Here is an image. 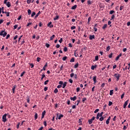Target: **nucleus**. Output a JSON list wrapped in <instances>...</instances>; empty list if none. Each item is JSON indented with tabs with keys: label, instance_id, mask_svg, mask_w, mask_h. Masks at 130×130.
Returning <instances> with one entry per match:
<instances>
[{
	"label": "nucleus",
	"instance_id": "f257e3e1",
	"mask_svg": "<svg viewBox=\"0 0 130 130\" xmlns=\"http://www.w3.org/2000/svg\"><path fill=\"white\" fill-rule=\"evenodd\" d=\"M7 34V31H5V30H2L1 32H0V36H3V37H6Z\"/></svg>",
	"mask_w": 130,
	"mask_h": 130
},
{
	"label": "nucleus",
	"instance_id": "f03ea898",
	"mask_svg": "<svg viewBox=\"0 0 130 130\" xmlns=\"http://www.w3.org/2000/svg\"><path fill=\"white\" fill-rule=\"evenodd\" d=\"M8 0H5L4 2V4L5 5H6V6L8 7V8H10L11 6V3L10 2H8Z\"/></svg>",
	"mask_w": 130,
	"mask_h": 130
},
{
	"label": "nucleus",
	"instance_id": "7ed1b4c3",
	"mask_svg": "<svg viewBox=\"0 0 130 130\" xmlns=\"http://www.w3.org/2000/svg\"><path fill=\"white\" fill-rule=\"evenodd\" d=\"M114 77H115V78H116V81H119V78H120V74H118L117 73H116L114 75Z\"/></svg>",
	"mask_w": 130,
	"mask_h": 130
},
{
	"label": "nucleus",
	"instance_id": "20e7f679",
	"mask_svg": "<svg viewBox=\"0 0 130 130\" xmlns=\"http://www.w3.org/2000/svg\"><path fill=\"white\" fill-rule=\"evenodd\" d=\"M56 115H57V117L56 118V120H57V119L60 120V119H61V118L63 117V115H62L61 114H60L58 116V113H57Z\"/></svg>",
	"mask_w": 130,
	"mask_h": 130
},
{
	"label": "nucleus",
	"instance_id": "39448f33",
	"mask_svg": "<svg viewBox=\"0 0 130 130\" xmlns=\"http://www.w3.org/2000/svg\"><path fill=\"white\" fill-rule=\"evenodd\" d=\"M2 119L3 122H6V121H7V114L3 115Z\"/></svg>",
	"mask_w": 130,
	"mask_h": 130
},
{
	"label": "nucleus",
	"instance_id": "423d86ee",
	"mask_svg": "<svg viewBox=\"0 0 130 130\" xmlns=\"http://www.w3.org/2000/svg\"><path fill=\"white\" fill-rule=\"evenodd\" d=\"M128 101L129 100H127V101H126L125 102H124V104L123 105V108H126L127 104H128Z\"/></svg>",
	"mask_w": 130,
	"mask_h": 130
},
{
	"label": "nucleus",
	"instance_id": "0eeeda50",
	"mask_svg": "<svg viewBox=\"0 0 130 130\" xmlns=\"http://www.w3.org/2000/svg\"><path fill=\"white\" fill-rule=\"evenodd\" d=\"M93 39H95L94 35H89V40H93Z\"/></svg>",
	"mask_w": 130,
	"mask_h": 130
},
{
	"label": "nucleus",
	"instance_id": "6e6552de",
	"mask_svg": "<svg viewBox=\"0 0 130 130\" xmlns=\"http://www.w3.org/2000/svg\"><path fill=\"white\" fill-rule=\"evenodd\" d=\"M70 99H71V100H72V101H76V100H77V96H76V95H75L73 98L71 97Z\"/></svg>",
	"mask_w": 130,
	"mask_h": 130
},
{
	"label": "nucleus",
	"instance_id": "1a4fd4ad",
	"mask_svg": "<svg viewBox=\"0 0 130 130\" xmlns=\"http://www.w3.org/2000/svg\"><path fill=\"white\" fill-rule=\"evenodd\" d=\"M121 55H122V54L120 53L118 56H117L116 58H115V60L117 61L118 59H119V57H120V56H121Z\"/></svg>",
	"mask_w": 130,
	"mask_h": 130
},
{
	"label": "nucleus",
	"instance_id": "9d476101",
	"mask_svg": "<svg viewBox=\"0 0 130 130\" xmlns=\"http://www.w3.org/2000/svg\"><path fill=\"white\" fill-rule=\"evenodd\" d=\"M96 68H97V65L91 66V70H92V71H94L95 70V69H96Z\"/></svg>",
	"mask_w": 130,
	"mask_h": 130
},
{
	"label": "nucleus",
	"instance_id": "9b49d317",
	"mask_svg": "<svg viewBox=\"0 0 130 130\" xmlns=\"http://www.w3.org/2000/svg\"><path fill=\"white\" fill-rule=\"evenodd\" d=\"M67 82H64V83H63V84L62 85V88L63 89H64V88H66V86H67Z\"/></svg>",
	"mask_w": 130,
	"mask_h": 130
},
{
	"label": "nucleus",
	"instance_id": "f8f14e48",
	"mask_svg": "<svg viewBox=\"0 0 130 130\" xmlns=\"http://www.w3.org/2000/svg\"><path fill=\"white\" fill-rule=\"evenodd\" d=\"M15 90H16V85H14L12 88V93H15Z\"/></svg>",
	"mask_w": 130,
	"mask_h": 130
},
{
	"label": "nucleus",
	"instance_id": "ddd939ff",
	"mask_svg": "<svg viewBox=\"0 0 130 130\" xmlns=\"http://www.w3.org/2000/svg\"><path fill=\"white\" fill-rule=\"evenodd\" d=\"M96 76H95L93 77V81L94 82V84H96V83L97 82V81L96 80Z\"/></svg>",
	"mask_w": 130,
	"mask_h": 130
},
{
	"label": "nucleus",
	"instance_id": "4468645a",
	"mask_svg": "<svg viewBox=\"0 0 130 130\" xmlns=\"http://www.w3.org/2000/svg\"><path fill=\"white\" fill-rule=\"evenodd\" d=\"M41 14V12L39 11V12L36 14V15L35 17V19H36V18H38V17Z\"/></svg>",
	"mask_w": 130,
	"mask_h": 130
},
{
	"label": "nucleus",
	"instance_id": "2eb2a0df",
	"mask_svg": "<svg viewBox=\"0 0 130 130\" xmlns=\"http://www.w3.org/2000/svg\"><path fill=\"white\" fill-rule=\"evenodd\" d=\"M82 120H83V118H80L78 120V122L79 124V125H82Z\"/></svg>",
	"mask_w": 130,
	"mask_h": 130
},
{
	"label": "nucleus",
	"instance_id": "dca6fc26",
	"mask_svg": "<svg viewBox=\"0 0 130 130\" xmlns=\"http://www.w3.org/2000/svg\"><path fill=\"white\" fill-rule=\"evenodd\" d=\"M38 118V114L37 113H35V120H36Z\"/></svg>",
	"mask_w": 130,
	"mask_h": 130
},
{
	"label": "nucleus",
	"instance_id": "f3484780",
	"mask_svg": "<svg viewBox=\"0 0 130 130\" xmlns=\"http://www.w3.org/2000/svg\"><path fill=\"white\" fill-rule=\"evenodd\" d=\"M78 50H76L74 52V55L76 57L78 56Z\"/></svg>",
	"mask_w": 130,
	"mask_h": 130
},
{
	"label": "nucleus",
	"instance_id": "a211bd4d",
	"mask_svg": "<svg viewBox=\"0 0 130 130\" xmlns=\"http://www.w3.org/2000/svg\"><path fill=\"white\" fill-rule=\"evenodd\" d=\"M77 7H78L77 5H74L71 8V10H76V9H77Z\"/></svg>",
	"mask_w": 130,
	"mask_h": 130
},
{
	"label": "nucleus",
	"instance_id": "6ab92c4d",
	"mask_svg": "<svg viewBox=\"0 0 130 130\" xmlns=\"http://www.w3.org/2000/svg\"><path fill=\"white\" fill-rule=\"evenodd\" d=\"M59 18V16L57 15L53 18L54 21H56V20H58V19Z\"/></svg>",
	"mask_w": 130,
	"mask_h": 130
},
{
	"label": "nucleus",
	"instance_id": "aec40b11",
	"mask_svg": "<svg viewBox=\"0 0 130 130\" xmlns=\"http://www.w3.org/2000/svg\"><path fill=\"white\" fill-rule=\"evenodd\" d=\"M54 93L55 94H57V93H58V89H57V88H55L54 90Z\"/></svg>",
	"mask_w": 130,
	"mask_h": 130
},
{
	"label": "nucleus",
	"instance_id": "412c9836",
	"mask_svg": "<svg viewBox=\"0 0 130 130\" xmlns=\"http://www.w3.org/2000/svg\"><path fill=\"white\" fill-rule=\"evenodd\" d=\"M47 67V63H46L45 66H44V67L43 68V71H45L46 70V67Z\"/></svg>",
	"mask_w": 130,
	"mask_h": 130
},
{
	"label": "nucleus",
	"instance_id": "4be33fe9",
	"mask_svg": "<svg viewBox=\"0 0 130 130\" xmlns=\"http://www.w3.org/2000/svg\"><path fill=\"white\" fill-rule=\"evenodd\" d=\"M79 67V63H77L74 66V69H77Z\"/></svg>",
	"mask_w": 130,
	"mask_h": 130
},
{
	"label": "nucleus",
	"instance_id": "5701e85b",
	"mask_svg": "<svg viewBox=\"0 0 130 130\" xmlns=\"http://www.w3.org/2000/svg\"><path fill=\"white\" fill-rule=\"evenodd\" d=\"M92 123H93V120H91V119L88 120L89 124H92Z\"/></svg>",
	"mask_w": 130,
	"mask_h": 130
},
{
	"label": "nucleus",
	"instance_id": "b1692460",
	"mask_svg": "<svg viewBox=\"0 0 130 130\" xmlns=\"http://www.w3.org/2000/svg\"><path fill=\"white\" fill-rule=\"evenodd\" d=\"M27 13H28V15H31V13H32V11H31V10L28 9V10H27Z\"/></svg>",
	"mask_w": 130,
	"mask_h": 130
},
{
	"label": "nucleus",
	"instance_id": "393cba45",
	"mask_svg": "<svg viewBox=\"0 0 130 130\" xmlns=\"http://www.w3.org/2000/svg\"><path fill=\"white\" fill-rule=\"evenodd\" d=\"M99 56H98V55L95 56V60L96 61H97V60H99Z\"/></svg>",
	"mask_w": 130,
	"mask_h": 130
},
{
	"label": "nucleus",
	"instance_id": "a878e982",
	"mask_svg": "<svg viewBox=\"0 0 130 130\" xmlns=\"http://www.w3.org/2000/svg\"><path fill=\"white\" fill-rule=\"evenodd\" d=\"M54 37H55V35H53L52 36L50 37V40L51 41L53 40V38H54Z\"/></svg>",
	"mask_w": 130,
	"mask_h": 130
},
{
	"label": "nucleus",
	"instance_id": "bb28decb",
	"mask_svg": "<svg viewBox=\"0 0 130 130\" xmlns=\"http://www.w3.org/2000/svg\"><path fill=\"white\" fill-rule=\"evenodd\" d=\"M114 18H115V15H113L111 17V19H110V20H112L113 19H114Z\"/></svg>",
	"mask_w": 130,
	"mask_h": 130
},
{
	"label": "nucleus",
	"instance_id": "cd10ccee",
	"mask_svg": "<svg viewBox=\"0 0 130 130\" xmlns=\"http://www.w3.org/2000/svg\"><path fill=\"white\" fill-rule=\"evenodd\" d=\"M110 96H112V95H113V90H111L110 91Z\"/></svg>",
	"mask_w": 130,
	"mask_h": 130
},
{
	"label": "nucleus",
	"instance_id": "c85d7f7f",
	"mask_svg": "<svg viewBox=\"0 0 130 130\" xmlns=\"http://www.w3.org/2000/svg\"><path fill=\"white\" fill-rule=\"evenodd\" d=\"M36 15V13L35 12H33L31 15V17H33L34 16Z\"/></svg>",
	"mask_w": 130,
	"mask_h": 130
},
{
	"label": "nucleus",
	"instance_id": "c756f323",
	"mask_svg": "<svg viewBox=\"0 0 130 130\" xmlns=\"http://www.w3.org/2000/svg\"><path fill=\"white\" fill-rule=\"evenodd\" d=\"M75 61V58L72 57L70 60V62H74Z\"/></svg>",
	"mask_w": 130,
	"mask_h": 130
},
{
	"label": "nucleus",
	"instance_id": "7c9ffc66",
	"mask_svg": "<svg viewBox=\"0 0 130 130\" xmlns=\"http://www.w3.org/2000/svg\"><path fill=\"white\" fill-rule=\"evenodd\" d=\"M40 60H41V58L38 57L37 58V61H38V62H39V61H40Z\"/></svg>",
	"mask_w": 130,
	"mask_h": 130
},
{
	"label": "nucleus",
	"instance_id": "2f4dec72",
	"mask_svg": "<svg viewBox=\"0 0 130 130\" xmlns=\"http://www.w3.org/2000/svg\"><path fill=\"white\" fill-rule=\"evenodd\" d=\"M113 13H115L114 10H111V11H110L109 14H110V15H112V14H113Z\"/></svg>",
	"mask_w": 130,
	"mask_h": 130
},
{
	"label": "nucleus",
	"instance_id": "473e14b6",
	"mask_svg": "<svg viewBox=\"0 0 130 130\" xmlns=\"http://www.w3.org/2000/svg\"><path fill=\"white\" fill-rule=\"evenodd\" d=\"M44 78H45V74H43V75H42V77H41V80H43V79H44Z\"/></svg>",
	"mask_w": 130,
	"mask_h": 130
},
{
	"label": "nucleus",
	"instance_id": "72a5a7b5",
	"mask_svg": "<svg viewBox=\"0 0 130 130\" xmlns=\"http://www.w3.org/2000/svg\"><path fill=\"white\" fill-rule=\"evenodd\" d=\"M107 27V24H105L102 27V29H105Z\"/></svg>",
	"mask_w": 130,
	"mask_h": 130
},
{
	"label": "nucleus",
	"instance_id": "f704fd0d",
	"mask_svg": "<svg viewBox=\"0 0 130 130\" xmlns=\"http://www.w3.org/2000/svg\"><path fill=\"white\" fill-rule=\"evenodd\" d=\"M110 50V46H108L106 48V51H109Z\"/></svg>",
	"mask_w": 130,
	"mask_h": 130
},
{
	"label": "nucleus",
	"instance_id": "c9c22d12",
	"mask_svg": "<svg viewBox=\"0 0 130 130\" xmlns=\"http://www.w3.org/2000/svg\"><path fill=\"white\" fill-rule=\"evenodd\" d=\"M46 113V111H44L42 112V115L43 116H45Z\"/></svg>",
	"mask_w": 130,
	"mask_h": 130
},
{
	"label": "nucleus",
	"instance_id": "e433bc0d",
	"mask_svg": "<svg viewBox=\"0 0 130 130\" xmlns=\"http://www.w3.org/2000/svg\"><path fill=\"white\" fill-rule=\"evenodd\" d=\"M26 100H27V103H30V98H29V96L27 97Z\"/></svg>",
	"mask_w": 130,
	"mask_h": 130
},
{
	"label": "nucleus",
	"instance_id": "4c0bfd02",
	"mask_svg": "<svg viewBox=\"0 0 130 130\" xmlns=\"http://www.w3.org/2000/svg\"><path fill=\"white\" fill-rule=\"evenodd\" d=\"M5 14H6L7 17H10V12H5Z\"/></svg>",
	"mask_w": 130,
	"mask_h": 130
},
{
	"label": "nucleus",
	"instance_id": "58836bf2",
	"mask_svg": "<svg viewBox=\"0 0 130 130\" xmlns=\"http://www.w3.org/2000/svg\"><path fill=\"white\" fill-rule=\"evenodd\" d=\"M29 64L30 66L31 67V69H33V68H34V64L33 63H29Z\"/></svg>",
	"mask_w": 130,
	"mask_h": 130
},
{
	"label": "nucleus",
	"instance_id": "ea45409f",
	"mask_svg": "<svg viewBox=\"0 0 130 130\" xmlns=\"http://www.w3.org/2000/svg\"><path fill=\"white\" fill-rule=\"evenodd\" d=\"M63 51H64L65 52H66V51H68V48H67V47H64Z\"/></svg>",
	"mask_w": 130,
	"mask_h": 130
},
{
	"label": "nucleus",
	"instance_id": "a19ab883",
	"mask_svg": "<svg viewBox=\"0 0 130 130\" xmlns=\"http://www.w3.org/2000/svg\"><path fill=\"white\" fill-rule=\"evenodd\" d=\"M48 82H49V80H47L46 81H45L44 85H47V84H48Z\"/></svg>",
	"mask_w": 130,
	"mask_h": 130
},
{
	"label": "nucleus",
	"instance_id": "79ce46f5",
	"mask_svg": "<svg viewBox=\"0 0 130 130\" xmlns=\"http://www.w3.org/2000/svg\"><path fill=\"white\" fill-rule=\"evenodd\" d=\"M20 124H21V123L18 122L17 124L16 127L17 128H19V126H20Z\"/></svg>",
	"mask_w": 130,
	"mask_h": 130
},
{
	"label": "nucleus",
	"instance_id": "37998d69",
	"mask_svg": "<svg viewBox=\"0 0 130 130\" xmlns=\"http://www.w3.org/2000/svg\"><path fill=\"white\" fill-rule=\"evenodd\" d=\"M26 73V72L23 71L20 75V77H23L24 76V74Z\"/></svg>",
	"mask_w": 130,
	"mask_h": 130
},
{
	"label": "nucleus",
	"instance_id": "c03bdc74",
	"mask_svg": "<svg viewBox=\"0 0 130 130\" xmlns=\"http://www.w3.org/2000/svg\"><path fill=\"white\" fill-rule=\"evenodd\" d=\"M24 43H25L24 39H23V41L21 42V43H20V45H23V44H24Z\"/></svg>",
	"mask_w": 130,
	"mask_h": 130
},
{
	"label": "nucleus",
	"instance_id": "a18cd8bd",
	"mask_svg": "<svg viewBox=\"0 0 130 130\" xmlns=\"http://www.w3.org/2000/svg\"><path fill=\"white\" fill-rule=\"evenodd\" d=\"M71 30H74V29H76V27L75 26V25H73L71 27Z\"/></svg>",
	"mask_w": 130,
	"mask_h": 130
},
{
	"label": "nucleus",
	"instance_id": "49530a36",
	"mask_svg": "<svg viewBox=\"0 0 130 130\" xmlns=\"http://www.w3.org/2000/svg\"><path fill=\"white\" fill-rule=\"evenodd\" d=\"M18 38V35H16L14 38H13V40H16V39Z\"/></svg>",
	"mask_w": 130,
	"mask_h": 130
},
{
	"label": "nucleus",
	"instance_id": "de8ad7c7",
	"mask_svg": "<svg viewBox=\"0 0 130 130\" xmlns=\"http://www.w3.org/2000/svg\"><path fill=\"white\" fill-rule=\"evenodd\" d=\"M47 90H48V87H45L44 90L45 91V92H46V91H47Z\"/></svg>",
	"mask_w": 130,
	"mask_h": 130
},
{
	"label": "nucleus",
	"instance_id": "09e8293b",
	"mask_svg": "<svg viewBox=\"0 0 130 130\" xmlns=\"http://www.w3.org/2000/svg\"><path fill=\"white\" fill-rule=\"evenodd\" d=\"M123 97H124V92L121 95V99H123Z\"/></svg>",
	"mask_w": 130,
	"mask_h": 130
},
{
	"label": "nucleus",
	"instance_id": "8fccbe9b",
	"mask_svg": "<svg viewBox=\"0 0 130 130\" xmlns=\"http://www.w3.org/2000/svg\"><path fill=\"white\" fill-rule=\"evenodd\" d=\"M99 116H100V113H98L97 115H96V119H99Z\"/></svg>",
	"mask_w": 130,
	"mask_h": 130
},
{
	"label": "nucleus",
	"instance_id": "3c124183",
	"mask_svg": "<svg viewBox=\"0 0 130 130\" xmlns=\"http://www.w3.org/2000/svg\"><path fill=\"white\" fill-rule=\"evenodd\" d=\"M67 58H68V57L64 56L62 58V60H67Z\"/></svg>",
	"mask_w": 130,
	"mask_h": 130
},
{
	"label": "nucleus",
	"instance_id": "603ef678",
	"mask_svg": "<svg viewBox=\"0 0 130 130\" xmlns=\"http://www.w3.org/2000/svg\"><path fill=\"white\" fill-rule=\"evenodd\" d=\"M105 86V83H103V84L101 85V88H104Z\"/></svg>",
	"mask_w": 130,
	"mask_h": 130
},
{
	"label": "nucleus",
	"instance_id": "864d4df0",
	"mask_svg": "<svg viewBox=\"0 0 130 130\" xmlns=\"http://www.w3.org/2000/svg\"><path fill=\"white\" fill-rule=\"evenodd\" d=\"M112 55H113V54L112 53H111V54H109V58H111V57H112Z\"/></svg>",
	"mask_w": 130,
	"mask_h": 130
},
{
	"label": "nucleus",
	"instance_id": "5fc2aeb1",
	"mask_svg": "<svg viewBox=\"0 0 130 130\" xmlns=\"http://www.w3.org/2000/svg\"><path fill=\"white\" fill-rule=\"evenodd\" d=\"M90 21H91V17H89L88 19V23L90 24Z\"/></svg>",
	"mask_w": 130,
	"mask_h": 130
},
{
	"label": "nucleus",
	"instance_id": "6e6d98bb",
	"mask_svg": "<svg viewBox=\"0 0 130 130\" xmlns=\"http://www.w3.org/2000/svg\"><path fill=\"white\" fill-rule=\"evenodd\" d=\"M46 46L47 48H49V46H50V45L49 44H46Z\"/></svg>",
	"mask_w": 130,
	"mask_h": 130
},
{
	"label": "nucleus",
	"instance_id": "4d7b16f0",
	"mask_svg": "<svg viewBox=\"0 0 130 130\" xmlns=\"http://www.w3.org/2000/svg\"><path fill=\"white\" fill-rule=\"evenodd\" d=\"M99 111V109H96L94 111V113H97Z\"/></svg>",
	"mask_w": 130,
	"mask_h": 130
},
{
	"label": "nucleus",
	"instance_id": "13d9d810",
	"mask_svg": "<svg viewBox=\"0 0 130 130\" xmlns=\"http://www.w3.org/2000/svg\"><path fill=\"white\" fill-rule=\"evenodd\" d=\"M59 85H63V81H59Z\"/></svg>",
	"mask_w": 130,
	"mask_h": 130
},
{
	"label": "nucleus",
	"instance_id": "bf43d9fd",
	"mask_svg": "<svg viewBox=\"0 0 130 130\" xmlns=\"http://www.w3.org/2000/svg\"><path fill=\"white\" fill-rule=\"evenodd\" d=\"M92 4V2H91V1H87V5H91Z\"/></svg>",
	"mask_w": 130,
	"mask_h": 130
},
{
	"label": "nucleus",
	"instance_id": "052dcab7",
	"mask_svg": "<svg viewBox=\"0 0 130 130\" xmlns=\"http://www.w3.org/2000/svg\"><path fill=\"white\" fill-rule=\"evenodd\" d=\"M100 117H102L103 115V112H102L100 114Z\"/></svg>",
	"mask_w": 130,
	"mask_h": 130
},
{
	"label": "nucleus",
	"instance_id": "680f3d73",
	"mask_svg": "<svg viewBox=\"0 0 130 130\" xmlns=\"http://www.w3.org/2000/svg\"><path fill=\"white\" fill-rule=\"evenodd\" d=\"M104 119V117H101L100 118V121H103Z\"/></svg>",
	"mask_w": 130,
	"mask_h": 130
},
{
	"label": "nucleus",
	"instance_id": "e2e57ef3",
	"mask_svg": "<svg viewBox=\"0 0 130 130\" xmlns=\"http://www.w3.org/2000/svg\"><path fill=\"white\" fill-rule=\"evenodd\" d=\"M29 25H32V22L28 23L26 25V27H29Z\"/></svg>",
	"mask_w": 130,
	"mask_h": 130
},
{
	"label": "nucleus",
	"instance_id": "0e129e2a",
	"mask_svg": "<svg viewBox=\"0 0 130 130\" xmlns=\"http://www.w3.org/2000/svg\"><path fill=\"white\" fill-rule=\"evenodd\" d=\"M31 0H27V4L28 5L31 3Z\"/></svg>",
	"mask_w": 130,
	"mask_h": 130
},
{
	"label": "nucleus",
	"instance_id": "69168bd1",
	"mask_svg": "<svg viewBox=\"0 0 130 130\" xmlns=\"http://www.w3.org/2000/svg\"><path fill=\"white\" fill-rule=\"evenodd\" d=\"M112 105V102H109V106H111Z\"/></svg>",
	"mask_w": 130,
	"mask_h": 130
},
{
	"label": "nucleus",
	"instance_id": "338daca9",
	"mask_svg": "<svg viewBox=\"0 0 130 130\" xmlns=\"http://www.w3.org/2000/svg\"><path fill=\"white\" fill-rule=\"evenodd\" d=\"M44 125H45V126H46L47 125V123H46V121H44Z\"/></svg>",
	"mask_w": 130,
	"mask_h": 130
},
{
	"label": "nucleus",
	"instance_id": "774afa93",
	"mask_svg": "<svg viewBox=\"0 0 130 130\" xmlns=\"http://www.w3.org/2000/svg\"><path fill=\"white\" fill-rule=\"evenodd\" d=\"M80 87H77L76 89V91L78 92L80 91Z\"/></svg>",
	"mask_w": 130,
	"mask_h": 130
}]
</instances>
